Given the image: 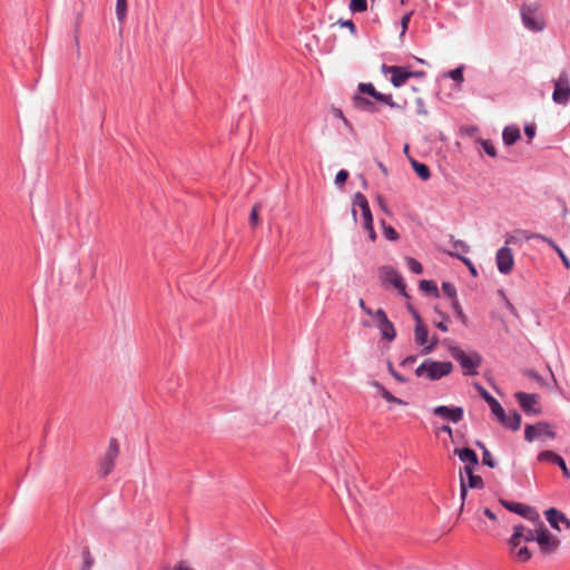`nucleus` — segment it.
Instances as JSON below:
<instances>
[{
	"label": "nucleus",
	"instance_id": "nucleus-1",
	"mask_svg": "<svg viewBox=\"0 0 570 570\" xmlns=\"http://www.w3.org/2000/svg\"><path fill=\"white\" fill-rule=\"evenodd\" d=\"M452 371L453 365L451 362H439L428 358L415 370V375L436 381L449 375Z\"/></svg>",
	"mask_w": 570,
	"mask_h": 570
},
{
	"label": "nucleus",
	"instance_id": "nucleus-2",
	"mask_svg": "<svg viewBox=\"0 0 570 570\" xmlns=\"http://www.w3.org/2000/svg\"><path fill=\"white\" fill-rule=\"evenodd\" d=\"M450 354L455 358L466 375H475L482 364V356L478 352L465 353L459 346H451Z\"/></svg>",
	"mask_w": 570,
	"mask_h": 570
},
{
	"label": "nucleus",
	"instance_id": "nucleus-3",
	"mask_svg": "<svg viewBox=\"0 0 570 570\" xmlns=\"http://www.w3.org/2000/svg\"><path fill=\"white\" fill-rule=\"evenodd\" d=\"M533 523H535V541L539 544L541 552L544 554L554 552L560 546V540L550 533L540 517L538 518V521H533Z\"/></svg>",
	"mask_w": 570,
	"mask_h": 570
},
{
	"label": "nucleus",
	"instance_id": "nucleus-4",
	"mask_svg": "<svg viewBox=\"0 0 570 570\" xmlns=\"http://www.w3.org/2000/svg\"><path fill=\"white\" fill-rule=\"evenodd\" d=\"M483 487V480L481 476L474 474V469L464 466L463 472H460V498L462 500L460 512L464 508V501L468 494V488L481 489Z\"/></svg>",
	"mask_w": 570,
	"mask_h": 570
},
{
	"label": "nucleus",
	"instance_id": "nucleus-5",
	"mask_svg": "<svg viewBox=\"0 0 570 570\" xmlns=\"http://www.w3.org/2000/svg\"><path fill=\"white\" fill-rule=\"evenodd\" d=\"M379 276L383 284L393 285L401 295L409 297L406 285L401 274L392 266L385 265L379 268Z\"/></svg>",
	"mask_w": 570,
	"mask_h": 570
},
{
	"label": "nucleus",
	"instance_id": "nucleus-6",
	"mask_svg": "<svg viewBox=\"0 0 570 570\" xmlns=\"http://www.w3.org/2000/svg\"><path fill=\"white\" fill-rule=\"evenodd\" d=\"M119 455V444L116 439L109 441L108 448L100 460L99 473L101 476H107L115 468L116 460Z\"/></svg>",
	"mask_w": 570,
	"mask_h": 570
},
{
	"label": "nucleus",
	"instance_id": "nucleus-7",
	"mask_svg": "<svg viewBox=\"0 0 570 570\" xmlns=\"http://www.w3.org/2000/svg\"><path fill=\"white\" fill-rule=\"evenodd\" d=\"M556 432L553 428L547 422H538L537 424H529L524 429V439L528 442L541 439H554Z\"/></svg>",
	"mask_w": 570,
	"mask_h": 570
},
{
	"label": "nucleus",
	"instance_id": "nucleus-8",
	"mask_svg": "<svg viewBox=\"0 0 570 570\" xmlns=\"http://www.w3.org/2000/svg\"><path fill=\"white\" fill-rule=\"evenodd\" d=\"M512 238L505 240V244L509 245ZM495 263L499 272L501 274L508 275L512 272L514 265L513 253L510 247L503 246L501 247L495 255Z\"/></svg>",
	"mask_w": 570,
	"mask_h": 570
},
{
	"label": "nucleus",
	"instance_id": "nucleus-9",
	"mask_svg": "<svg viewBox=\"0 0 570 570\" xmlns=\"http://www.w3.org/2000/svg\"><path fill=\"white\" fill-rule=\"evenodd\" d=\"M552 99L560 105L567 104L570 99V81L566 71H562L558 79L554 80Z\"/></svg>",
	"mask_w": 570,
	"mask_h": 570
},
{
	"label": "nucleus",
	"instance_id": "nucleus-10",
	"mask_svg": "<svg viewBox=\"0 0 570 570\" xmlns=\"http://www.w3.org/2000/svg\"><path fill=\"white\" fill-rule=\"evenodd\" d=\"M357 89H358V92L366 94V95L373 97L375 100L390 106L391 108L405 110V102L403 105L395 102L391 95H384V94L377 91L375 89V87L370 82L368 83H364V82L360 83Z\"/></svg>",
	"mask_w": 570,
	"mask_h": 570
},
{
	"label": "nucleus",
	"instance_id": "nucleus-11",
	"mask_svg": "<svg viewBox=\"0 0 570 570\" xmlns=\"http://www.w3.org/2000/svg\"><path fill=\"white\" fill-rule=\"evenodd\" d=\"M522 541H535V527L533 529L527 528L523 524H517L513 527V533L508 541L510 549H517Z\"/></svg>",
	"mask_w": 570,
	"mask_h": 570
},
{
	"label": "nucleus",
	"instance_id": "nucleus-12",
	"mask_svg": "<svg viewBox=\"0 0 570 570\" xmlns=\"http://www.w3.org/2000/svg\"><path fill=\"white\" fill-rule=\"evenodd\" d=\"M500 503L509 511L514 512L529 521H538L539 513L530 505L500 500Z\"/></svg>",
	"mask_w": 570,
	"mask_h": 570
},
{
	"label": "nucleus",
	"instance_id": "nucleus-13",
	"mask_svg": "<svg viewBox=\"0 0 570 570\" xmlns=\"http://www.w3.org/2000/svg\"><path fill=\"white\" fill-rule=\"evenodd\" d=\"M382 71L385 75H391V82L396 88L403 86L412 77V71L406 70L404 67L383 65Z\"/></svg>",
	"mask_w": 570,
	"mask_h": 570
},
{
	"label": "nucleus",
	"instance_id": "nucleus-14",
	"mask_svg": "<svg viewBox=\"0 0 570 570\" xmlns=\"http://www.w3.org/2000/svg\"><path fill=\"white\" fill-rule=\"evenodd\" d=\"M522 20L525 27L532 31H541L544 28V21L538 17L535 9L523 7L521 10Z\"/></svg>",
	"mask_w": 570,
	"mask_h": 570
},
{
	"label": "nucleus",
	"instance_id": "nucleus-15",
	"mask_svg": "<svg viewBox=\"0 0 570 570\" xmlns=\"http://www.w3.org/2000/svg\"><path fill=\"white\" fill-rule=\"evenodd\" d=\"M433 413L436 416L458 423L463 419V409L461 406L449 407L445 405H439L433 409Z\"/></svg>",
	"mask_w": 570,
	"mask_h": 570
},
{
	"label": "nucleus",
	"instance_id": "nucleus-16",
	"mask_svg": "<svg viewBox=\"0 0 570 570\" xmlns=\"http://www.w3.org/2000/svg\"><path fill=\"white\" fill-rule=\"evenodd\" d=\"M544 515L547 518V521L550 523V525L553 529L560 531L561 530L560 524H563L564 529H567V530L570 529V520L562 512L558 511L557 509L550 508V509L546 510Z\"/></svg>",
	"mask_w": 570,
	"mask_h": 570
},
{
	"label": "nucleus",
	"instance_id": "nucleus-17",
	"mask_svg": "<svg viewBox=\"0 0 570 570\" xmlns=\"http://www.w3.org/2000/svg\"><path fill=\"white\" fill-rule=\"evenodd\" d=\"M538 460L540 462H549V463H553V464H559V468L561 469L563 476L566 479H570V471L567 468L564 460L556 452L550 451V450L542 451L538 454Z\"/></svg>",
	"mask_w": 570,
	"mask_h": 570
},
{
	"label": "nucleus",
	"instance_id": "nucleus-18",
	"mask_svg": "<svg viewBox=\"0 0 570 570\" xmlns=\"http://www.w3.org/2000/svg\"><path fill=\"white\" fill-rule=\"evenodd\" d=\"M515 399L518 400L521 409L527 413H539L533 406L538 403V395L528 394L524 392H518L515 394Z\"/></svg>",
	"mask_w": 570,
	"mask_h": 570
},
{
	"label": "nucleus",
	"instance_id": "nucleus-19",
	"mask_svg": "<svg viewBox=\"0 0 570 570\" xmlns=\"http://www.w3.org/2000/svg\"><path fill=\"white\" fill-rule=\"evenodd\" d=\"M454 454L458 455L462 462L466 463L465 466H470L471 469H475L479 463L476 453L469 448L455 449Z\"/></svg>",
	"mask_w": 570,
	"mask_h": 570
},
{
	"label": "nucleus",
	"instance_id": "nucleus-20",
	"mask_svg": "<svg viewBox=\"0 0 570 570\" xmlns=\"http://www.w3.org/2000/svg\"><path fill=\"white\" fill-rule=\"evenodd\" d=\"M353 102H354L355 108H357L362 111H367V112H372V114L379 111L377 106L373 101H371L370 99H367L361 95H355L353 98Z\"/></svg>",
	"mask_w": 570,
	"mask_h": 570
},
{
	"label": "nucleus",
	"instance_id": "nucleus-21",
	"mask_svg": "<svg viewBox=\"0 0 570 570\" xmlns=\"http://www.w3.org/2000/svg\"><path fill=\"white\" fill-rule=\"evenodd\" d=\"M520 129L517 126H508L503 129L502 139L503 142L508 146L513 145L520 139Z\"/></svg>",
	"mask_w": 570,
	"mask_h": 570
},
{
	"label": "nucleus",
	"instance_id": "nucleus-22",
	"mask_svg": "<svg viewBox=\"0 0 570 570\" xmlns=\"http://www.w3.org/2000/svg\"><path fill=\"white\" fill-rule=\"evenodd\" d=\"M428 336H429V332H428L426 326L420 322H419V324H415V330H414L415 343L419 344L420 346L424 347L429 342Z\"/></svg>",
	"mask_w": 570,
	"mask_h": 570
},
{
	"label": "nucleus",
	"instance_id": "nucleus-23",
	"mask_svg": "<svg viewBox=\"0 0 570 570\" xmlns=\"http://www.w3.org/2000/svg\"><path fill=\"white\" fill-rule=\"evenodd\" d=\"M501 424L507 429L518 431L521 426V415L517 412H512L511 414H507V416L501 421Z\"/></svg>",
	"mask_w": 570,
	"mask_h": 570
},
{
	"label": "nucleus",
	"instance_id": "nucleus-24",
	"mask_svg": "<svg viewBox=\"0 0 570 570\" xmlns=\"http://www.w3.org/2000/svg\"><path fill=\"white\" fill-rule=\"evenodd\" d=\"M411 165H412L413 170L416 173V175L422 180L425 181V180L430 179L431 171H430V168L425 164H422V163H419L417 160L411 159Z\"/></svg>",
	"mask_w": 570,
	"mask_h": 570
},
{
	"label": "nucleus",
	"instance_id": "nucleus-25",
	"mask_svg": "<svg viewBox=\"0 0 570 570\" xmlns=\"http://www.w3.org/2000/svg\"><path fill=\"white\" fill-rule=\"evenodd\" d=\"M379 328L381 331L383 338L387 341H393L395 338V328L389 320L379 324Z\"/></svg>",
	"mask_w": 570,
	"mask_h": 570
},
{
	"label": "nucleus",
	"instance_id": "nucleus-26",
	"mask_svg": "<svg viewBox=\"0 0 570 570\" xmlns=\"http://www.w3.org/2000/svg\"><path fill=\"white\" fill-rule=\"evenodd\" d=\"M374 386L380 391V394L381 396L390 402V403H395V404H399V405H405L406 403L404 401H402L401 399H397L395 397L394 395H392L384 386H382L380 383L375 382L374 383Z\"/></svg>",
	"mask_w": 570,
	"mask_h": 570
},
{
	"label": "nucleus",
	"instance_id": "nucleus-27",
	"mask_svg": "<svg viewBox=\"0 0 570 570\" xmlns=\"http://www.w3.org/2000/svg\"><path fill=\"white\" fill-rule=\"evenodd\" d=\"M512 556L519 561V562H525L530 560L531 552L527 547H518L517 549L512 550L510 549Z\"/></svg>",
	"mask_w": 570,
	"mask_h": 570
},
{
	"label": "nucleus",
	"instance_id": "nucleus-28",
	"mask_svg": "<svg viewBox=\"0 0 570 570\" xmlns=\"http://www.w3.org/2000/svg\"><path fill=\"white\" fill-rule=\"evenodd\" d=\"M368 202L366 199V197L362 194V193H356L353 197V209H352V215H353V218L354 220H356V210H355V207L358 206L360 208L367 205Z\"/></svg>",
	"mask_w": 570,
	"mask_h": 570
},
{
	"label": "nucleus",
	"instance_id": "nucleus-29",
	"mask_svg": "<svg viewBox=\"0 0 570 570\" xmlns=\"http://www.w3.org/2000/svg\"><path fill=\"white\" fill-rule=\"evenodd\" d=\"M381 225L383 228V234L386 239L392 240V242H395L399 239L397 232L391 225H387L384 220H381Z\"/></svg>",
	"mask_w": 570,
	"mask_h": 570
},
{
	"label": "nucleus",
	"instance_id": "nucleus-30",
	"mask_svg": "<svg viewBox=\"0 0 570 570\" xmlns=\"http://www.w3.org/2000/svg\"><path fill=\"white\" fill-rule=\"evenodd\" d=\"M126 12H127V0H117L116 14L120 22H122L125 20Z\"/></svg>",
	"mask_w": 570,
	"mask_h": 570
},
{
	"label": "nucleus",
	"instance_id": "nucleus-31",
	"mask_svg": "<svg viewBox=\"0 0 570 570\" xmlns=\"http://www.w3.org/2000/svg\"><path fill=\"white\" fill-rule=\"evenodd\" d=\"M419 286H420V289L425 293H432L435 295L438 294V287L433 281L423 279L420 282Z\"/></svg>",
	"mask_w": 570,
	"mask_h": 570
},
{
	"label": "nucleus",
	"instance_id": "nucleus-32",
	"mask_svg": "<svg viewBox=\"0 0 570 570\" xmlns=\"http://www.w3.org/2000/svg\"><path fill=\"white\" fill-rule=\"evenodd\" d=\"M491 412L493 413V415L498 419V421L501 423V421H503V419L507 416V413L504 411V409L501 406V404L497 401L494 402L491 406Z\"/></svg>",
	"mask_w": 570,
	"mask_h": 570
},
{
	"label": "nucleus",
	"instance_id": "nucleus-33",
	"mask_svg": "<svg viewBox=\"0 0 570 570\" xmlns=\"http://www.w3.org/2000/svg\"><path fill=\"white\" fill-rule=\"evenodd\" d=\"M350 9L353 12H364L367 9V1L366 0H351Z\"/></svg>",
	"mask_w": 570,
	"mask_h": 570
},
{
	"label": "nucleus",
	"instance_id": "nucleus-34",
	"mask_svg": "<svg viewBox=\"0 0 570 570\" xmlns=\"http://www.w3.org/2000/svg\"><path fill=\"white\" fill-rule=\"evenodd\" d=\"M407 267L415 274H421L423 272L422 264L413 257H406Z\"/></svg>",
	"mask_w": 570,
	"mask_h": 570
},
{
	"label": "nucleus",
	"instance_id": "nucleus-35",
	"mask_svg": "<svg viewBox=\"0 0 570 570\" xmlns=\"http://www.w3.org/2000/svg\"><path fill=\"white\" fill-rule=\"evenodd\" d=\"M525 238L527 239H531V238L541 239V240L546 242L547 244H549L554 250H556V247H559L551 238H549L542 234H537V233L528 234V235H525Z\"/></svg>",
	"mask_w": 570,
	"mask_h": 570
},
{
	"label": "nucleus",
	"instance_id": "nucleus-36",
	"mask_svg": "<svg viewBox=\"0 0 570 570\" xmlns=\"http://www.w3.org/2000/svg\"><path fill=\"white\" fill-rule=\"evenodd\" d=\"M442 291L452 301L456 299V289H455V286L453 284H451V283H443L442 284Z\"/></svg>",
	"mask_w": 570,
	"mask_h": 570
},
{
	"label": "nucleus",
	"instance_id": "nucleus-37",
	"mask_svg": "<svg viewBox=\"0 0 570 570\" xmlns=\"http://www.w3.org/2000/svg\"><path fill=\"white\" fill-rule=\"evenodd\" d=\"M261 204H255L252 208L250 216H249V223L253 227L257 226L259 224L258 213L261 210Z\"/></svg>",
	"mask_w": 570,
	"mask_h": 570
},
{
	"label": "nucleus",
	"instance_id": "nucleus-38",
	"mask_svg": "<svg viewBox=\"0 0 570 570\" xmlns=\"http://www.w3.org/2000/svg\"><path fill=\"white\" fill-rule=\"evenodd\" d=\"M450 255L454 256V257H458L461 262H463L468 266L469 271L471 272V274L473 276H475L478 274L474 265L472 264V262L468 257L462 256V255H460L458 253H450Z\"/></svg>",
	"mask_w": 570,
	"mask_h": 570
},
{
	"label": "nucleus",
	"instance_id": "nucleus-39",
	"mask_svg": "<svg viewBox=\"0 0 570 570\" xmlns=\"http://www.w3.org/2000/svg\"><path fill=\"white\" fill-rule=\"evenodd\" d=\"M82 558H83V569L82 570H90L94 564V559L90 554L89 549L83 550Z\"/></svg>",
	"mask_w": 570,
	"mask_h": 570
},
{
	"label": "nucleus",
	"instance_id": "nucleus-40",
	"mask_svg": "<svg viewBox=\"0 0 570 570\" xmlns=\"http://www.w3.org/2000/svg\"><path fill=\"white\" fill-rule=\"evenodd\" d=\"M480 142H481V145L483 147V150L490 157H495V155H497L495 147L493 146V144L490 140H481Z\"/></svg>",
	"mask_w": 570,
	"mask_h": 570
},
{
	"label": "nucleus",
	"instance_id": "nucleus-41",
	"mask_svg": "<svg viewBox=\"0 0 570 570\" xmlns=\"http://www.w3.org/2000/svg\"><path fill=\"white\" fill-rule=\"evenodd\" d=\"M452 307L454 309V313L455 315L463 322L465 323L466 322V316L465 314L463 313V309L460 305V303L458 302V299H454L452 301Z\"/></svg>",
	"mask_w": 570,
	"mask_h": 570
},
{
	"label": "nucleus",
	"instance_id": "nucleus-42",
	"mask_svg": "<svg viewBox=\"0 0 570 570\" xmlns=\"http://www.w3.org/2000/svg\"><path fill=\"white\" fill-rule=\"evenodd\" d=\"M482 462L483 464L488 465L489 468H494L495 462L492 458V454L488 449H484V452L482 453Z\"/></svg>",
	"mask_w": 570,
	"mask_h": 570
},
{
	"label": "nucleus",
	"instance_id": "nucleus-43",
	"mask_svg": "<svg viewBox=\"0 0 570 570\" xmlns=\"http://www.w3.org/2000/svg\"><path fill=\"white\" fill-rule=\"evenodd\" d=\"M348 178V171L345 170V169H341L336 176H335V184L337 186H343L344 183L347 180Z\"/></svg>",
	"mask_w": 570,
	"mask_h": 570
},
{
	"label": "nucleus",
	"instance_id": "nucleus-44",
	"mask_svg": "<svg viewBox=\"0 0 570 570\" xmlns=\"http://www.w3.org/2000/svg\"><path fill=\"white\" fill-rule=\"evenodd\" d=\"M478 390L480 391L482 397L489 404V406L497 402V399H494L484 387L478 386Z\"/></svg>",
	"mask_w": 570,
	"mask_h": 570
},
{
	"label": "nucleus",
	"instance_id": "nucleus-45",
	"mask_svg": "<svg viewBox=\"0 0 570 570\" xmlns=\"http://www.w3.org/2000/svg\"><path fill=\"white\" fill-rule=\"evenodd\" d=\"M438 342H439L438 337L433 336L431 340H429L428 344L423 347L422 353L423 354L431 353L434 350V347L438 345Z\"/></svg>",
	"mask_w": 570,
	"mask_h": 570
},
{
	"label": "nucleus",
	"instance_id": "nucleus-46",
	"mask_svg": "<svg viewBox=\"0 0 570 570\" xmlns=\"http://www.w3.org/2000/svg\"><path fill=\"white\" fill-rule=\"evenodd\" d=\"M449 76L454 81L461 82V81H463V69L462 68L453 69V70L450 71Z\"/></svg>",
	"mask_w": 570,
	"mask_h": 570
},
{
	"label": "nucleus",
	"instance_id": "nucleus-47",
	"mask_svg": "<svg viewBox=\"0 0 570 570\" xmlns=\"http://www.w3.org/2000/svg\"><path fill=\"white\" fill-rule=\"evenodd\" d=\"M371 316L376 320L377 325L389 320L386 313L383 309H377L373 312Z\"/></svg>",
	"mask_w": 570,
	"mask_h": 570
},
{
	"label": "nucleus",
	"instance_id": "nucleus-48",
	"mask_svg": "<svg viewBox=\"0 0 570 570\" xmlns=\"http://www.w3.org/2000/svg\"><path fill=\"white\" fill-rule=\"evenodd\" d=\"M556 253L559 255L560 259L562 261L564 267L567 269H570V261L563 253V250L560 247H556Z\"/></svg>",
	"mask_w": 570,
	"mask_h": 570
},
{
	"label": "nucleus",
	"instance_id": "nucleus-49",
	"mask_svg": "<svg viewBox=\"0 0 570 570\" xmlns=\"http://www.w3.org/2000/svg\"><path fill=\"white\" fill-rule=\"evenodd\" d=\"M453 247H454V249L461 250L463 253H468L470 249L469 245L466 243H464L463 240H455L453 243Z\"/></svg>",
	"mask_w": 570,
	"mask_h": 570
},
{
	"label": "nucleus",
	"instance_id": "nucleus-50",
	"mask_svg": "<svg viewBox=\"0 0 570 570\" xmlns=\"http://www.w3.org/2000/svg\"><path fill=\"white\" fill-rule=\"evenodd\" d=\"M416 105H417L416 114L421 115V116H426L428 110L425 109V105H424V101L422 98L416 99Z\"/></svg>",
	"mask_w": 570,
	"mask_h": 570
},
{
	"label": "nucleus",
	"instance_id": "nucleus-51",
	"mask_svg": "<svg viewBox=\"0 0 570 570\" xmlns=\"http://www.w3.org/2000/svg\"><path fill=\"white\" fill-rule=\"evenodd\" d=\"M360 209L362 212L363 220L364 219H373L372 212H371V208H370L368 204L363 206V207H361Z\"/></svg>",
	"mask_w": 570,
	"mask_h": 570
},
{
	"label": "nucleus",
	"instance_id": "nucleus-52",
	"mask_svg": "<svg viewBox=\"0 0 570 570\" xmlns=\"http://www.w3.org/2000/svg\"><path fill=\"white\" fill-rule=\"evenodd\" d=\"M439 314H440V316L442 317V321H440V322H435L434 324H435V326H436L439 330H441V331H443V332H446V331H448V325L445 324V322H444V321H445V320H448V317H446V316H444L442 313H439Z\"/></svg>",
	"mask_w": 570,
	"mask_h": 570
},
{
	"label": "nucleus",
	"instance_id": "nucleus-53",
	"mask_svg": "<svg viewBox=\"0 0 570 570\" xmlns=\"http://www.w3.org/2000/svg\"><path fill=\"white\" fill-rule=\"evenodd\" d=\"M524 132L529 137V139H532L535 135V127L533 125H527L524 127Z\"/></svg>",
	"mask_w": 570,
	"mask_h": 570
},
{
	"label": "nucleus",
	"instance_id": "nucleus-54",
	"mask_svg": "<svg viewBox=\"0 0 570 570\" xmlns=\"http://www.w3.org/2000/svg\"><path fill=\"white\" fill-rule=\"evenodd\" d=\"M376 199H377V203H379V206L380 208L385 212V213H389V208H387V205L384 200V198L381 196V195H377L376 196Z\"/></svg>",
	"mask_w": 570,
	"mask_h": 570
},
{
	"label": "nucleus",
	"instance_id": "nucleus-55",
	"mask_svg": "<svg viewBox=\"0 0 570 570\" xmlns=\"http://www.w3.org/2000/svg\"><path fill=\"white\" fill-rule=\"evenodd\" d=\"M358 305L364 311V313H366L367 315L373 314V311L365 305V303L362 298L358 301Z\"/></svg>",
	"mask_w": 570,
	"mask_h": 570
},
{
	"label": "nucleus",
	"instance_id": "nucleus-56",
	"mask_svg": "<svg viewBox=\"0 0 570 570\" xmlns=\"http://www.w3.org/2000/svg\"><path fill=\"white\" fill-rule=\"evenodd\" d=\"M332 112H333V115H334L335 117H337V118H340V119H344V118H345V116H344L343 111H342L340 108H335V107H333V108H332Z\"/></svg>",
	"mask_w": 570,
	"mask_h": 570
},
{
	"label": "nucleus",
	"instance_id": "nucleus-57",
	"mask_svg": "<svg viewBox=\"0 0 570 570\" xmlns=\"http://www.w3.org/2000/svg\"><path fill=\"white\" fill-rule=\"evenodd\" d=\"M410 18H411V14H410V13L405 14V16L402 18V21H401V22H402V29H403V32H404V31L406 30V28H407V23H409V21H410Z\"/></svg>",
	"mask_w": 570,
	"mask_h": 570
},
{
	"label": "nucleus",
	"instance_id": "nucleus-58",
	"mask_svg": "<svg viewBox=\"0 0 570 570\" xmlns=\"http://www.w3.org/2000/svg\"><path fill=\"white\" fill-rule=\"evenodd\" d=\"M484 514L492 521L497 520V515L489 508L484 509Z\"/></svg>",
	"mask_w": 570,
	"mask_h": 570
},
{
	"label": "nucleus",
	"instance_id": "nucleus-59",
	"mask_svg": "<svg viewBox=\"0 0 570 570\" xmlns=\"http://www.w3.org/2000/svg\"><path fill=\"white\" fill-rule=\"evenodd\" d=\"M363 227L368 232L370 228H374L373 226V219H364L363 220Z\"/></svg>",
	"mask_w": 570,
	"mask_h": 570
},
{
	"label": "nucleus",
	"instance_id": "nucleus-60",
	"mask_svg": "<svg viewBox=\"0 0 570 570\" xmlns=\"http://www.w3.org/2000/svg\"><path fill=\"white\" fill-rule=\"evenodd\" d=\"M409 309H410V311H411V313L413 314V317H414V320H415L416 324H419V322H420V323H423L422 318L420 317V315L417 314V312H416V311H414L411 306H409Z\"/></svg>",
	"mask_w": 570,
	"mask_h": 570
},
{
	"label": "nucleus",
	"instance_id": "nucleus-61",
	"mask_svg": "<svg viewBox=\"0 0 570 570\" xmlns=\"http://www.w3.org/2000/svg\"><path fill=\"white\" fill-rule=\"evenodd\" d=\"M342 26L350 28V30H351L352 32H354V31H355V26H354L353 21H351V20H347V21L342 22Z\"/></svg>",
	"mask_w": 570,
	"mask_h": 570
},
{
	"label": "nucleus",
	"instance_id": "nucleus-62",
	"mask_svg": "<svg viewBox=\"0 0 570 570\" xmlns=\"http://www.w3.org/2000/svg\"><path fill=\"white\" fill-rule=\"evenodd\" d=\"M344 126L351 131V132H354V128L352 126V124L350 122V120L345 117L344 119H342Z\"/></svg>",
	"mask_w": 570,
	"mask_h": 570
},
{
	"label": "nucleus",
	"instance_id": "nucleus-63",
	"mask_svg": "<svg viewBox=\"0 0 570 570\" xmlns=\"http://www.w3.org/2000/svg\"><path fill=\"white\" fill-rule=\"evenodd\" d=\"M440 431H442V432H444V433L449 434L450 436L452 435V429H451V426H449V425H443V426H441Z\"/></svg>",
	"mask_w": 570,
	"mask_h": 570
},
{
	"label": "nucleus",
	"instance_id": "nucleus-64",
	"mask_svg": "<svg viewBox=\"0 0 570 570\" xmlns=\"http://www.w3.org/2000/svg\"><path fill=\"white\" fill-rule=\"evenodd\" d=\"M529 376L534 379L537 382H541V376L538 373L533 372V371L529 372Z\"/></svg>",
	"mask_w": 570,
	"mask_h": 570
}]
</instances>
